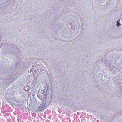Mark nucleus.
I'll return each mask as SVG.
<instances>
[{
    "instance_id": "obj_1",
    "label": "nucleus",
    "mask_w": 122,
    "mask_h": 122,
    "mask_svg": "<svg viewBox=\"0 0 122 122\" xmlns=\"http://www.w3.org/2000/svg\"><path fill=\"white\" fill-rule=\"evenodd\" d=\"M120 21V20H119L117 21V26H120L121 25V24H120L119 23V21Z\"/></svg>"
},
{
    "instance_id": "obj_2",
    "label": "nucleus",
    "mask_w": 122,
    "mask_h": 122,
    "mask_svg": "<svg viewBox=\"0 0 122 122\" xmlns=\"http://www.w3.org/2000/svg\"><path fill=\"white\" fill-rule=\"evenodd\" d=\"M40 107H39V108H40Z\"/></svg>"
}]
</instances>
